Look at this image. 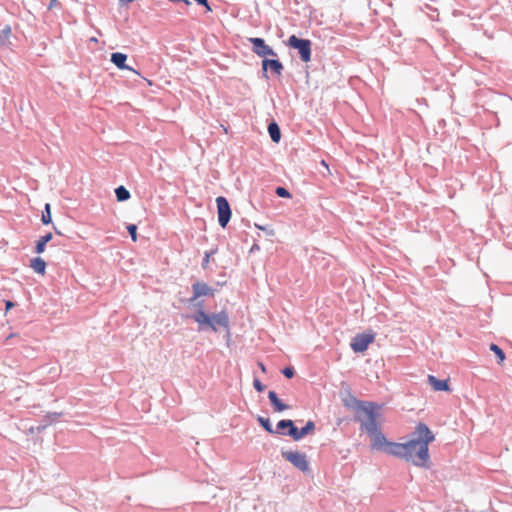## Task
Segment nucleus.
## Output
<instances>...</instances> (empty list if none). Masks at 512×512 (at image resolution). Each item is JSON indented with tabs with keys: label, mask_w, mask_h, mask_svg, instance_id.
<instances>
[{
	"label": "nucleus",
	"mask_w": 512,
	"mask_h": 512,
	"mask_svg": "<svg viewBox=\"0 0 512 512\" xmlns=\"http://www.w3.org/2000/svg\"><path fill=\"white\" fill-rule=\"evenodd\" d=\"M168 1L172 2V3H184L187 6L191 5V2L189 0H168Z\"/></svg>",
	"instance_id": "obj_38"
},
{
	"label": "nucleus",
	"mask_w": 512,
	"mask_h": 512,
	"mask_svg": "<svg viewBox=\"0 0 512 512\" xmlns=\"http://www.w3.org/2000/svg\"><path fill=\"white\" fill-rule=\"evenodd\" d=\"M248 42L252 45V51L257 56L265 59L267 57H277L275 50L269 46L261 37H250Z\"/></svg>",
	"instance_id": "obj_10"
},
{
	"label": "nucleus",
	"mask_w": 512,
	"mask_h": 512,
	"mask_svg": "<svg viewBox=\"0 0 512 512\" xmlns=\"http://www.w3.org/2000/svg\"><path fill=\"white\" fill-rule=\"evenodd\" d=\"M53 239V235L51 232H47L46 234L39 237V239L35 242L33 247V252L37 255H41L45 252L47 244Z\"/></svg>",
	"instance_id": "obj_20"
},
{
	"label": "nucleus",
	"mask_w": 512,
	"mask_h": 512,
	"mask_svg": "<svg viewBox=\"0 0 512 512\" xmlns=\"http://www.w3.org/2000/svg\"><path fill=\"white\" fill-rule=\"evenodd\" d=\"M376 333L372 330L356 334L350 342V348L354 353L363 354L375 341Z\"/></svg>",
	"instance_id": "obj_7"
},
{
	"label": "nucleus",
	"mask_w": 512,
	"mask_h": 512,
	"mask_svg": "<svg viewBox=\"0 0 512 512\" xmlns=\"http://www.w3.org/2000/svg\"><path fill=\"white\" fill-rule=\"evenodd\" d=\"M126 229H127V232L129 234V236L131 237V240L133 242H136L137 239H138V235H137V225L136 224H128L126 226Z\"/></svg>",
	"instance_id": "obj_30"
},
{
	"label": "nucleus",
	"mask_w": 512,
	"mask_h": 512,
	"mask_svg": "<svg viewBox=\"0 0 512 512\" xmlns=\"http://www.w3.org/2000/svg\"><path fill=\"white\" fill-rule=\"evenodd\" d=\"M52 226H53V230L55 231V233L57 235H62V232L60 230H58V228L54 224H52Z\"/></svg>",
	"instance_id": "obj_39"
},
{
	"label": "nucleus",
	"mask_w": 512,
	"mask_h": 512,
	"mask_svg": "<svg viewBox=\"0 0 512 512\" xmlns=\"http://www.w3.org/2000/svg\"><path fill=\"white\" fill-rule=\"evenodd\" d=\"M489 349L491 352L494 353L497 363L499 365H501L506 359V355H505V352L503 351V349L495 343H491L489 345Z\"/></svg>",
	"instance_id": "obj_25"
},
{
	"label": "nucleus",
	"mask_w": 512,
	"mask_h": 512,
	"mask_svg": "<svg viewBox=\"0 0 512 512\" xmlns=\"http://www.w3.org/2000/svg\"><path fill=\"white\" fill-rule=\"evenodd\" d=\"M427 383L431 386L434 391L439 392H451L450 379H439L434 375H428Z\"/></svg>",
	"instance_id": "obj_14"
},
{
	"label": "nucleus",
	"mask_w": 512,
	"mask_h": 512,
	"mask_svg": "<svg viewBox=\"0 0 512 512\" xmlns=\"http://www.w3.org/2000/svg\"><path fill=\"white\" fill-rule=\"evenodd\" d=\"M261 66L268 68L271 74L277 77H280L284 70L283 63L277 57L262 59Z\"/></svg>",
	"instance_id": "obj_15"
},
{
	"label": "nucleus",
	"mask_w": 512,
	"mask_h": 512,
	"mask_svg": "<svg viewBox=\"0 0 512 512\" xmlns=\"http://www.w3.org/2000/svg\"><path fill=\"white\" fill-rule=\"evenodd\" d=\"M382 407L383 404L372 401L362 413L354 415V421L360 423V430L365 431L367 434L381 430L379 418L381 416L380 410Z\"/></svg>",
	"instance_id": "obj_3"
},
{
	"label": "nucleus",
	"mask_w": 512,
	"mask_h": 512,
	"mask_svg": "<svg viewBox=\"0 0 512 512\" xmlns=\"http://www.w3.org/2000/svg\"><path fill=\"white\" fill-rule=\"evenodd\" d=\"M261 72H262V78H264L266 80H268L270 78V76L268 74V72H269L268 68L261 66Z\"/></svg>",
	"instance_id": "obj_36"
},
{
	"label": "nucleus",
	"mask_w": 512,
	"mask_h": 512,
	"mask_svg": "<svg viewBox=\"0 0 512 512\" xmlns=\"http://www.w3.org/2000/svg\"><path fill=\"white\" fill-rule=\"evenodd\" d=\"M315 428H316L315 422L312 421V420H308L305 423V425L303 427H301V428H298L296 426L295 431H294V433H295L294 441H300L301 439H303L307 435L312 434L315 431Z\"/></svg>",
	"instance_id": "obj_19"
},
{
	"label": "nucleus",
	"mask_w": 512,
	"mask_h": 512,
	"mask_svg": "<svg viewBox=\"0 0 512 512\" xmlns=\"http://www.w3.org/2000/svg\"><path fill=\"white\" fill-rule=\"evenodd\" d=\"M368 436L370 437V447L373 450L384 453L389 443V440L386 438L385 434L379 430L372 434H368Z\"/></svg>",
	"instance_id": "obj_13"
},
{
	"label": "nucleus",
	"mask_w": 512,
	"mask_h": 512,
	"mask_svg": "<svg viewBox=\"0 0 512 512\" xmlns=\"http://www.w3.org/2000/svg\"><path fill=\"white\" fill-rule=\"evenodd\" d=\"M256 420L264 431L269 434H275V428H273L272 423L268 417L258 415Z\"/></svg>",
	"instance_id": "obj_24"
},
{
	"label": "nucleus",
	"mask_w": 512,
	"mask_h": 512,
	"mask_svg": "<svg viewBox=\"0 0 512 512\" xmlns=\"http://www.w3.org/2000/svg\"><path fill=\"white\" fill-rule=\"evenodd\" d=\"M281 373L286 377L287 379H292L295 376V368L293 366H285Z\"/></svg>",
	"instance_id": "obj_31"
},
{
	"label": "nucleus",
	"mask_w": 512,
	"mask_h": 512,
	"mask_svg": "<svg viewBox=\"0 0 512 512\" xmlns=\"http://www.w3.org/2000/svg\"><path fill=\"white\" fill-rule=\"evenodd\" d=\"M198 5L205 7L208 11H211L208 0H194Z\"/></svg>",
	"instance_id": "obj_35"
},
{
	"label": "nucleus",
	"mask_w": 512,
	"mask_h": 512,
	"mask_svg": "<svg viewBox=\"0 0 512 512\" xmlns=\"http://www.w3.org/2000/svg\"><path fill=\"white\" fill-rule=\"evenodd\" d=\"M29 432H30V433H36L35 426H32V427L29 429Z\"/></svg>",
	"instance_id": "obj_42"
},
{
	"label": "nucleus",
	"mask_w": 512,
	"mask_h": 512,
	"mask_svg": "<svg viewBox=\"0 0 512 512\" xmlns=\"http://www.w3.org/2000/svg\"><path fill=\"white\" fill-rule=\"evenodd\" d=\"M253 388L259 392V393H262L265 391L266 389V385H264L259 378L257 377H254L253 379Z\"/></svg>",
	"instance_id": "obj_32"
},
{
	"label": "nucleus",
	"mask_w": 512,
	"mask_h": 512,
	"mask_svg": "<svg viewBox=\"0 0 512 512\" xmlns=\"http://www.w3.org/2000/svg\"><path fill=\"white\" fill-rule=\"evenodd\" d=\"M11 26L5 25L0 31V47H7L10 44Z\"/></svg>",
	"instance_id": "obj_26"
},
{
	"label": "nucleus",
	"mask_w": 512,
	"mask_h": 512,
	"mask_svg": "<svg viewBox=\"0 0 512 512\" xmlns=\"http://www.w3.org/2000/svg\"><path fill=\"white\" fill-rule=\"evenodd\" d=\"M128 56L122 52H113L110 55V61L114 64L119 70H127L137 73L132 67L127 65Z\"/></svg>",
	"instance_id": "obj_16"
},
{
	"label": "nucleus",
	"mask_w": 512,
	"mask_h": 512,
	"mask_svg": "<svg viewBox=\"0 0 512 512\" xmlns=\"http://www.w3.org/2000/svg\"><path fill=\"white\" fill-rule=\"evenodd\" d=\"M267 131L273 143L278 144L281 141V129L279 124L274 119L268 123Z\"/></svg>",
	"instance_id": "obj_21"
},
{
	"label": "nucleus",
	"mask_w": 512,
	"mask_h": 512,
	"mask_svg": "<svg viewBox=\"0 0 512 512\" xmlns=\"http://www.w3.org/2000/svg\"><path fill=\"white\" fill-rule=\"evenodd\" d=\"M259 250H260V246H259V244H258V243H256V242H255V243L251 246V248H250V250H249V253H250V254H252V253H254V252H256V251H259Z\"/></svg>",
	"instance_id": "obj_37"
},
{
	"label": "nucleus",
	"mask_w": 512,
	"mask_h": 512,
	"mask_svg": "<svg viewBox=\"0 0 512 512\" xmlns=\"http://www.w3.org/2000/svg\"><path fill=\"white\" fill-rule=\"evenodd\" d=\"M268 400L274 412L281 413L290 408V406L284 403L279 397L278 394L274 390H270L268 392Z\"/></svg>",
	"instance_id": "obj_18"
},
{
	"label": "nucleus",
	"mask_w": 512,
	"mask_h": 512,
	"mask_svg": "<svg viewBox=\"0 0 512 512\" xmlns=\"http://www.w3.org/2000/svg\"><path fill=\"white\" fill-rule=\"evenodd\" d=\"M409 441L416 451L417 467L431 468L429 444L435 441V434L429 426L424 422L417 423Z\"/></svg>",
	"instance_id": "obj_2"
},
{
	"label": "nucleus",
	"mask_w": 512,
	"mask_h": 512,
	"mask_svg": "<svg viewBox=\"0 0 512 512\" xmlns=\"http://www.w3.org/2000/svg\"><path fill=\"white\" fill-rule=\"evenodd\" d=\"M90 41H91V42H95V43H97V42H98L97 38H95V37L90 38Z\"/></svg>",
	"instance_id": "obj_43"
},
{
	"label": "nucleus",
	"mask_w": 512,
	"mask_h": 512,
	"mask_svg": "<svg viewBox=\"0 0 512 512\" xmlns=\"http://www.w3.org/2000/svg\"><path fill=\"white\" fill-rule=\"evenodd\" d=\"M218 252V246L213 247L209 251L204 252V256L202 258L201 267L202 269H207L210 263V258L214 256Z\"/></svg>",
	"instance_id": "obj_28"
},
{
	"label": "nucleus",
	"mask_w": 512,
	"mask_h": 512,
	"mask_svg": "<svg viewBox=\"0 0 512 512\" xmlns=\"http://www.w3.org/2000/svg\"><path fill=\"white\" fill-rule=\"evenodd\" d=\"M286 45L297 51L300 60L304 63L311 61L312 42L310 39L301 38L292 34L288 37Z\"/></svg>",
	"instance_id": "obj_5"
},
{
	"label": "nucleus",
	"mask_w": 512,
	"mask_h": 512,
	"mask_svg": "<svg viewBox=\"0 0 512 512\" xmlns=\"http://www.w3.org/2000/svg\"><path fill=\"white\" fill-rule=\"evenodd\" d=\"M3 302L5 304V314H7L15 306V303L11 300L5 299H3Z\"/></svg>",
	"instance_id": "obj_34"
},
{
	"label": "nucleus",
	"mask_w": 512,
	"mask_h": 512,
	"mask_svg": "<svg viewBox=\"0 0 512 512\" xmlns=\"http://www.w3.org/2000/svg\"><path fill=\"white\" fill-rule=\"evenodd\" d=\"M41 222L43 225L53 224L50 203H46L44 205V208H43L42 214H41Z\"/></svg>",
	"instance_id": "obj_27"
},
{
	"label": "nucleus",
	"mask_w": 512,
	"mask_h": 512,
	"mask_svg": "<svg viewBox=\"0 0 512 512\" xmlns=\"http://www.w3.org/2000/svg\"><path fill=\"white\" fill-rule=\"evenodd\" d=\"M342 402L344 407L354 410L355 414H357L362 413L372 401L360 400L348 389L346 395L342 397Z\"/></svg>",
	"instance_id": "obj_11"
},
{
	"label": "nucleus",
	"mask_w": 512,
	"mask_h": 512,
	"mask_svg": "<svg viewBox=\"0 0 512 512\" xmlns=\"http://www.w3.org/2000/svg\"><path fill=\"white\" fill-rule=\"evenodd\" d=\"M218 224L221 228H226L232 217V209L229 201L224 196L216 198Z\"/></svg>",
	"instance_id": "obj_8"
},
{
	"label": "nucleus",
	"mask_w": 512,
	"mask_h": 512,
	"mask_svg": "<svg viewBox=\"0 0 512 512\" xmlns=\"http://www.w3.org/2000/svg\"><path fill=\"white\" fill-rule=\"evenodd\" d=\"M258 365H259V368H260L263 372H266V367H265V365H264L262 362H259V363H258Z\"/></svg>",
	"instance_id": "obj_40"
},
{
	"label": "nucleus",
	"mask_w": 512,
	"mask_h": 512,
	"mask_svg": "<svg viewBox=\"0 0 512 512\" xmlns=\"http://www.w3.org/2000/svg\"><path fill=\"white\" fill-rule=\"evenodd\" d=\"M275 194L280 198L291 199L292 193L284 186H277L275 188Z\"/></svg>",
	"instance_id": "obj_29"
},
{
	"label": "nucleus",
	"mask_w": 512,
	"mask_h": 512,
	"mask_svg": "<svg viewBox=\"0 0 512 512\" xmlns=\"http://www.w3.org/2000/svg\"><path fill=\"white\" fill-rule=\"evenodd\" d=\"M114 193L118 202H125L131 198L130 191L123 185L116 187Z\"/></svg>",
	"instance_id": "obj_23"
},
{
	"label": "nucleus",
	"mask_w": 512,
	"mask_h": 512,
	"mask_svg": "<svg viewBox=\"0 0 512 512\" xmlns=\"http://www.w3.org/2000/svg\"><path fill=\"white\" fill-rule=\"evenodd\" d=\"M295 422L292 419H281L277 422L275 427V434L281 436H289L291 439H295Z\"/></svg>",
	"instance_id": "obj_12"
},
{
	"label": "nucleus",
	"mask_w": 512,
	"mask_h": 512,
	"mask_svg": "<svg viewBox=\"0 0 512 512\" xmlns=\"http://www.w3.org/2000/svg\"><path fill=\"white\" fill-rule=\"evenodd\" d=\"M30 268L39 275H45L47 263L46 261L40 257L39 255L30 259Z\"/></svg>",
	"instance_id": "obj_22"
},
{
	"label": "nucleus",
	"mask_w": 512,
	"mask_h": 512,
	"mask_svg": "<svg viewBox=\"0 0 512 512\" xmlns=\"http://www.w3.org/2000/svg\"><path fill=\"white\" fill-rule=\"evenodd\" d=\"M62 416L61 412H49L47 413L43 419H41L37 426H35L36 433H42L47 427H49L52 423L57 421Z\"/></svg>",
	"instance_id": "obj_17"
},
{
	"label": "nucleus",
	"mask_w": 512,
	"mask_h": 512,
	"mask_svg": "<svg viewBox=\"0 0 512 512\" xmlns=\"http://www.w3.org/2000/svg\"><path fill=\"white\" fill-rule=\"evenodd\" d=\"M255 227L259 230L265 231L270 236L274 235V230L269 228L268 226H263V225H259V224L255 223Z\"/></svg>",
	"instance_id": "obj_33"
},
{
	"label": "nucleus",
	"mask_w": 512,
	"mask_h": 512,
	"mask_svg": "<svg viewBox=\"0 0 512 512\" xmlns=\"http://www.w3.org/2000/svg\"><path fill=\"white\" fill-rule=\"evenodd\" d=\"M281 456L299 471L303 473L310 471V463L304 452L282 449Z\"/></svg>",
	"instance_id": "obj_6"
},
{
	"label": "nucleus",
	"mask_w": 512,
	"mask_h": 512,
	"mask_svg": "<svg viewBox=\"0 0 512 512\" xmlns=\"http://www.w3.org/2000/svg\"><path fill=\"white\" fill-rule=\"evenodd\" d=\"M195 311L192 314L183 315L190 318L198 325V332L218 333L219 328L226 332L227 338L230 337V320L226 309L219 312H207L204 309V300H200L194 304Z\"/></svg>",
	"instance_id": "obj_1"
},
{
	"label": "nucleus",
	"mask_w": 512,
	"mask_h": 512,
	"mask_svg": "<svg viewBox=\"0 0 512 512\" xmlns=\"http://www.w3.org/2000/svg\"><path fill=\"white\" fill-rule=\"evenodd\" d=\"M192 296L187 300L190 305L197 303L200 297H214L217 290L203 281H195L192 284Z\"/></svg>",
	"instance_id": "obj_9"
},
{
	"label": "nucleus",
	"mask_w": 512,
	"mask_h": 512,
	"mask_svg": "<svg viewBox=\"0 0 512 512\" xmlns=\"http://www.w3.org/2000/svg\"><path fill=\"white\" fill-rule=\"evenodd\" d=\"M58 1L57 0H50V5L49 7L51 8L52 6H54Z\"/></svg>",
	"instance_id": "obj_41"
},
{
	"label": "nucleus",
	"mask_w": 512,
	"mask_h": 512,
	"mask_svg": "<svg viewBox=\"0 0 512 512\" xmlns=\"http://www.w3.org/2000/svg\"><path fill=\"white\" fill-rule=\"evenodd\" d=\"M384 453L399 459H404L407 462H411L414 466H417L416 451L409 440L404 443L389 440Z\"/></svg>",
	"instance_id": "obj_4"
}]
</instances>
